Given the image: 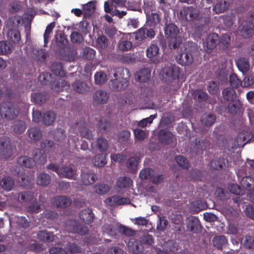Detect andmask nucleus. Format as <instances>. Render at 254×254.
Masks as SVG:
<instances>
[{
    "instance_id": "1",
    "label": "nucleus",
    "mask_w": 254,
    "mask_h": 254,
    "mask_svg": "<svg viewBox=\"0 0 254 254\" xmlns=\"http://www.w3.org/2000/svg\"><path fill=\"white\" fill-rule=\"evenodd\" d=\"M197 50L196 44L193 42H188L183 47L178 49L176 61L182 66H189L193 62V54Z\"/></svg>"
},
{
    "instance_id": "2",
    "label": "nucleus",
    "mask_w": 254,
    "mask_h": 254,
    "mask_svg": "<svg viewBox=\"0 0 254 254\" xmlns=\"http://www.w3.org/2000/svg\"><path fill=\"white\" fill-rule=\"evenodd\" d=\"M115 79L110 80L109 87L113 91H121L125 89L129 84V72L127 68L118 67L114 74Z\"/></svg>"
},
{
    "instance_id": "3",
    "label": "nucleus",
    "mask_w": 254,
    "mask_h": 254,
    "mask_svg": "<svg viewBox=\"0 0 254 254\" xmlns=\"http://www.w3.org/2000/svg\"><path fill=\"white\" fill-rule=\"evenodd\" d=\"M18 115L17 106L11 102H3L0 107V115L7 120H13Z\"/></svg>"
},
{
    "instance_id": "4",
    "label": "nucleus",
    "mask_w": 254,
    "mask_h": 254,
    "mask_svg": "<svg viewBox=\"0 0 254 254\" xmlns=\"http://www.w3.org/2000/svg\"><path fill=\"white\" fill-rule=\"evenodd\" d=\"M15 149L11 144L10 139L6 136L0 138V157L3 159L10 158Z\"/></svg>"
},
{
    "instance_id": "5",
    "label": "nucleus",
    "mask_w": 254,
    "mask_h": 254,
    "mask_svg": "<svg viewBox=\"0 0 254 254\" xmlns=\"http://www.w3.org/2000/svg\"><path fill=\"white\" fill-rule=\"evenodd\" d=\"M42 149H36L34 151L35 156L33 159H46V156L44 153V150L52 151L55 148L56 144L51 140H45L41 142Z\"/></svg>"
},
{
    "instance_id": "6",
    "label": "nucleus",
    "mask_w": 254,
    "mask_h": 254,
    "mask_svg": "<svg viewBox=\"0 0 254 254\" xmlns=\"http://www.w3.org/2000/svg\"><path fill=\"white\" fill-rule=\"evenodd\" d=\"M155 35L154 29L144 25L135 32V38L136 40L141 41L146 38L151 39L155 37Z\"/></svg>"
},
{
    "instance_id": "7",
    "label": "nucleus",
    "mask_w": 254,
    "mask_h": 254,
    "mask_svg": "<svg viewBox=\"0 0 254 254\" xmlns=\"http://www.w3.org/2000/svg\"><path fill=\"white\" fill-rule=\"evenodd\" d=\"M254 32V25L250 21L243 22L238 27V33L244 38H249Z\"/></svg>"
},
{
    "instance_id": "8",
    "label": "nucleus",
    "mask_w": 254,
    "mask_h": 254,
    "mask_svg": "<svg viewBox=\"0 0 254 254\" xmlns=\"http://www.w3.org/2000/svg\"><path fill=\"white\" fill-rule=\"evenodd\" d=\"M159 142L164 145H169L173 142L175 135L167 128L160 129L158 132Z\"/></svg>"
},
{
    "instance_id": "9",
    "label": "nucleus",
    "mask_w": 254,
    "mask_h": 254,
    "mask_svg": "<svg viewBox=\"0 0 254 254\" xmlns=\"http://www.w3.org/2000/svg\"><path fill=\"white\" fill-rule=\"evenodd\" d=\"M47 168L52 169L59 175L67 178H72L75 176V172L70 167H67L61 169L54 164H50L47 167Z\"/></svg>"
},
{
    "instance_id": "10",
    "label": "nucleus",
    "mask_w": 254,
    "mask_h": 254,
    "mask_svg": "<svg viewBox=\"0 0 254 254\" xmlns=\"http://www.w3.org/2000/svg\"><path fill=\"white\" fill-rule=\"evenodd\" d=\"M163 72L168 78H171V80L178 79L181 75L180 68L176 65L164 68Z\"/></svg>"
},
{
    "instance_id": "11",
    "label": "nucleus",
    "mask_w": 254,
    "mask_h": 254,
    "mask_svg": "<svg viewBox=\"0 0 254 254\" xmlns=\"http://www.w3.org/2000/svg\"><path fill=\"white\" fill-rule=\"evenodd\" d=\"M180 17L185 21L193 20L196 16L194 8L192 6L185 7L180 11Z\"/></svg>"
},
{
    "instance_id": "12",
    "label": "nucleus",
    "mask_w": 254,
    "mask_h": 254,
    "mask_svg": "<svg viewBox=\"0 0 254 254\" xmlns=\"http://www.w3.org/2000/svg\"><path fill=\"white\" fill-rule=\"evenodd\" d=\"M67 229L72 233H78L80 235L85 234L88 232V229L83 225H78L76 221L72 220L67 225Z\"/></svg>"
},
{
    "instance_id": "13",
    "label": "nucleus",
    "mask_w": 254,
    "mask_h": 254,
    "mask_svg": "<svg viewBox=\"0 0 254 254\" xmlns=\"http://www.w3.org/2000/svg\"><path fill=\"white\" fill-rule=\"evenodd\" d=\"M109 97V94L105 91L100 90L96 91L93 96V101L98 104H103L107 102Z\"/></svg>"
},
{
    "instance_id": "14",
    "label": "nucleus",
    "mask_w": 254,
    "mask_h": 254,
    "mask_svg": "<svg viewBox=\"0 0 254 254\" xmlns=\"http://www.w3.org/2000/svg\"><path fill=\"white\" fill-rule=\"evenodd\" d=\"M251 140V136H247L244 132H241L238 134L234 140V144L236 148L242 147L246 143Z\"/></svg>"
},
{
    "instance_id": "15",
    "label": "nucleus",
    "mask_w": 254,
    "mask_h": 254,
    "mask_svg": "<svg viewBox=\"0 0 254 254\" xmlns=\"http://www.w3.org/2000/svg\"><path fill=\"white\" fill-rule=\"evenodd\" d=\"M105 202L109 205H122L129 203L130 200L127 197L123 198L118 196H114L108 198L105 200Z\"/></svg>"
},
{
    "instance_id": "16",
    "label": "nucleus",
    "mask_w": 254,
    "mask_h": 254,
    "mask_svg": "<svg viewBox=\"0 0 254 254\" xmlns=\"http://www.w3.org/2000/svg\"><path fill=\"white\" fill-rule=\"evenodd\" d=\"M219 35L217 33H212L210 34L206 41V48L210 51L213 50L218 45Z\"/></svg>"
},
{
    "instance_id": "17",
    "label": "nucleus",
    "mask_w": 254,
    "mask_h": 254,
    "mask_svg": "<svg viewBox=\"0 0 254 254\" xmlns=\"http://www.w3.org/2000/svg\"><path fill=\"white\" fill-rule=\"evenodd\" d=\"M53 204L58 207H66L70 205L71 200L65 196L55 197L53 199Z\"/></svg>"
},
{
    "instance_id": "18",
    "label": "nucleus",
    "mask_w": 254,
    "mask_h": 254,
    "mask_svg": "<svg viewBox=\"0 0 254 254\" xmlns=\"http://www.w3.org/2000/svg\"><path fill=\"white\" fill-rule=\"evenodd\" d=\"M150 70L147 68H144L137 71L135 77L137 81L145 82L150 79Z\"/></svg>"
},
{
    "instance_id": "19",
    "label": "nucleus",
    "mask_w": 254,
    "mask_h": 254,
    "mask_svg": "<svg viewBox=\"0 0 254 254\" xmlns=\"http://www.w3.org/2000/svg\"><path fill=\"white\" fill-rule=\"evenodd\" d=\"M160 19L158 14L156 13H152L151 14L147 15V20L145 25L148 27H151L153 29L160 23Z\"/></svg>"
},
{
    "instance_id": "20",
    "label": "nucleus",
    "mask_w": 254,
    "mask_h": 254,
    "mask_svg": "<svg viewBox=\"0 0 254 254\" xmlns=\"http://www.w3.org/2000/svg\"><path fill=\"white\" fill-rule=\"evenodd\" d=\"M164 32L167 38H174L176 37L179 33V29L174 24L169 23L165 26Z\"/></svg>"
},
{
    "instance_id": "21",
    "label": "nucleus",
    "mask_w": 254,
    "mask_h": 254,
    "mask_svg": "<svg viewBox=\"0 0 254 254\" xmlns=\"http://www.w3.org/2000/svg\"><path fill=\"white\" fill-rule=\"evenodd\" d=\"M72 86L75 92L80 94H86L90 89L89 86L84 82L76 81L72 84Z\"/></svg>"
},
{
    "instance_id": "22",
    "label": "nucleus",
    "mask_w": 254,
    "mask_h": 254,
    "mask_svg": "<svg viewBox=\"0 0 254 254\" xmlns=\"http://www.w3.org/2000/svg\"><path fill=\"white\" fill-rule=\"evenodd\" d=\"M27 133L29 137L33 141L39 140L42 136V132L38 127H31L29 128Z\"/></svg>"
},
{
    "instance_id": "23",
    "label": "nucleus",
    "mask_w": 254,
    "mask_h": 254,
    "mask_svg": "<svg viewBox=\"0 0 254 254\" xmlns=\"http://www.w3.org/2000/svg\"><path fill=\"white\" fill-rule=\"evenodd\" d=\"M187 228L190 231L196 232L200 228L199 219L195 217L191 216L188 218Z\"/></svg>"
},
{
    "instance_id": "24",
    "label": "nucleus",
    "mask_w": 254,
    "mask_h": 254,
    "mask_svg": "<svg viewBox=\"0 0 254 254\" xmlns=\"http://www.w3.org/2000/svg\"><path fill=\"white\" fill-rule=\"evenodd\" d=\"M7 39L15 44H19L21 41V36L19 30L10 29L7 33Z\"/></svg>"
},
{
    "instance_id": "25",
    "label": "nucleus",
    "mask_w": 254,
    "mask_h": 254,
    "mask_svg": "<svg viewBox=\"0 0 254 254\" xmlns=\"http://www.w3.org/2000/svg\"><path fill=\"white\" fill-rule=\"evenodd\" d=\"M56 120V115L53 111H49L43 114L42 123L47 126L52 125Z\"/></svg>"
},
{
    "instance_id": "26",
    "label": "nucleus",
    "mask_w": 254,
    "mask_h": 254,
    "mask_svg": "<svg viewBox=\"0 0 254 254\" xmlns=\"http://www.w3.org/2000/svg\"><path fill=\"white\" fill-rule=\"evenodd\" d=\"M51 70L54 74L61 77H64L66 75L65 71L64 69V66L62 63H54L51 66Z\"/></svg>"
},
{
    "instance_id": "27",
    "label": "nucleus",
    "mask_w": 254,
    "mask_h": 254,
    "mask_svg": "<svg viewBox=\"0 0 254 254\" xmlns=\"http://www.w3.org/2000/svg\"><path fill=\"white\" fill-rule=\"evenodd\" d=\"M192 96L193 99L198 102H205L208 98L207 93L201 89L195 90L192 93Z\"/></svg>"
},
{
    "instance_id": "28",
    "label": "nucleus",
    "mask_w": 254,
    "mask_h": 254,
    "mask_svg": "<svg viewBox=\"0 0 254 254\" xmlns=\"http://www.w3.org/2000/svg\"><path fill=\"white\" fill-rule=\"evenodd\" d=\"M231 37L229 34H222L220 38H218V45L220 49L226 50L229 46Z\"/></svg>"
},
{
    "instance_id": "29",
    "label": "nucleus",
    "mask_w": 254,
    "mask_h": 254,
    "mask_svg": "<svg viewBox=\"0 0 254 254\" xmlns=\"http://www.w3.org/2000/svg\"><path fill=\"white\" fill-rule=\"evenodd\" d=\"M201 121L204 126H211L216 121L215 115L213 114H205L202 116Z\"/></svg>"
},
{
    "instance_id": "30",
    "label": "nucleus",
    "mask_w": 254,
    "mask_h": 254,
    "mask_svg": "<svg viewBox=\"0 0 254 254\" xmlns=\"http://www.w3.org/2000/svg\"><path fill=\"white\" fill-rule=\"evenodd\" d=\"M95 10V5L92 1H89L83 6V11L84 17L91 16Z\"/></svg>"
},
{
    "instance_id": "31",
    "label": "nucleus",
    "mask_w": 254,
    "mask_h": 254,
    "mask_svg": "<svg viewBox=\"0 0 254 254\" xmlns=\"http://www.w3.org/2000/svg\"><path fill=\"white\" fill-rule=\"evenodd\" d=\"M13 47L10 42L6 41H0V54L5 55L12 52Z\"/></svg>"
},
{
    "instance_id": "32",
    "label": "nucleus",
    "mask_w": 254,
    "mask_h": 254,
    "mask_svg": "<svg viewBox=\"0 0 254 254\" xmlns=\"http://www.w3.org/2000/svg\"><path fill=\"white\" fill-rule=\"evenodd\" d=\"M236 64L239 69L243 72L247 71L250 67L249 62L246 58H241L237 60Z\"/></svg>"
},
{
    "instance_id": "33",
    "label": "nucleus",
    "mask_w": 254,
    "mask_h": 254,
    "mask_svg": "<svg viewBox=\"0 0 254 254\" xmlns=\"http://www.w3.org/2000/svg\"><path fill=\"white\" fill-rule=\"evenodd\" d=\"M229 3L225 0H217L213 10L216 13H221L225 11L228 7Z\"/></svg>"
},
{
    "instance_id": "34",
    "label": "nucleus",
    "mask_w": 254,
    "mask_h": 254,
    "mask_svg": "<svg viewBox=\"0 0 254 254\" xmlns=\"http://www.w3.org/2000/svg\"><path fill=\"white\" fill-rule=\"evenodd\" d=\"M132 181L127 177L119 178L117 181V186L120 189L129 187L132 185Z\"/></svg>"
},
{
    "instance_id": "35",
    "label": "nucleus",
    "mask_w": 254,
    "mask_h": 254,
    "mask_svg": "<svg viewBox=\"0 0 254 254\" xmlns=\"http://www.w3.org/2000/svg\"><path fill=\"white\" fill-rule=\"evenodd\" d=\"M222 95L224 99L229 101L233 100L236 97L235 91L230 87L224 89L222 91Z\"/></svg>"
},
{
    "instance_id": "36",
    "label": "nucleus",
    "mask_w": 254,
    "mask_h": 254,
    "mask_svg": "<svg viewBox=\"0 0 254 254\" xmlns=\"http://www.w3.org/2000/svg\"><path fill=\"white\" fill-rule=\"evenodd\" d=\"M37 236L38 238L42 241L52 242L55 238V236L52 233L46 231H40Z\"/></svg>"
},
{
    "instance_id": "37",
    "label": "nucleus",
    "mask_w": 254,
    "mask_h": 254,
    "mask_svg": "<svg viewBox=\"0 0 254 254\" xmlns=\"http://www.w3.org/2000/svg\"><path fill=\"white\" fill-rule=\"evenodd\" d=\"M96 146L100 152H106L109 146L108 140L105 138H98L96 140Z\"/></svg>"
},
{
    "instance_id": "38",
    "label": "nucleus",
    "mask_w": 254,
    "mask_h": 254,
    "mask_svg": "<svg viewBox=\"0 0 254 254\" xmlns=\"http://www.w3.org/2000/svg\"><path fill=\"white\" fill-rule=\"evenodd\" d=\"M80 218L85 223H88L93 220V214L89 209L82 210L80 214Z\"/></svg>"
},
{
    "instance_id": "39",
    "label": "nucleus",
    "mask_w": 254,
    "mask_h": 254,
    "mask_svg": "<svg viewBox=\"0 0 254 254\" xmlns=\"http://www.w3.org/2000/svg\"><path fill=\"white\" fill-rule=\"evenodd\" d=\"M159 51L158 46L155 44H151L146 49V56L150 59L153 58L158 54Z\"/></svg>"
},
{
    "instance_id": "40",
    "label": "nucleus",
    "mask_w": 254,
    "mask_h": 254,
    "mask_svg": "<svg viewBox=\"0 0 254 254\" xmlns=\"http://www.w3.org/2000/svg\"><path fill=\"white\" fill-rule=\"evenodd\" d=\"M95 54L96 51L90 47L84 48L81 53L82 57L87 60L94 59Z\"/></svg>"
},
{
    "instance_id": "41",
    "label": "nucleus",
    "mask_w": 254,
    "mask_h": 254,
    "mask_svg": "<svg viewBox=\"0 0 254 254\" xmlns=\"http://www.w3.org/2000/svg\"><path fill=\"white\" fill-rule=\"evenodd\" d=\"M76 126L77 127H80L79 131L83 137L88 139H91L92 138V133L88 129H87L86 123H84L82 125V127H80V124L78 123L76 124Z\"/></svg>"
},
{
    "instance_id": "42",
    "label": "nucleus",
    "mask_w": 254,
    "mask_h": 254,
    "mask_svg": "<svg viewBox=\"0 0 254 254\" xmlns=\"http://www.w3.org/2000/svg\"><path fill=\"white\" fill-rule=\"evenodd\" d=\"M69 86V84H67L66 81L60 79L56 82L54 86L52 87V89L58 92L63 91L64 89H66Z\"/></svg>"
},
{
    "instance_id": "43",
    "label": "nucleus",
    "mask_w": 254,
    "mask_h": 254,
    "mask_svg": "<svg viewBox=\"0 0 254 254\" xmlns=\"http://www.w3.org/2000/svg\"><path fill=\"white\" fill-rule=\"evenodd\" d=\"M50 177L45 173L39 174L37 177V183L40 186H46L50 183Z\"/></svg>"
},
{
    "instance_id": "44",
    "label": "nucleus",
    "mask_w": 254,
    "mask_h": 254,
    "mask_svg": "<svg viewBox=\"0 0 254 254\" xmlns=\"http://www.w3.org/2000/svg\"><path fill=\"white\" fill-rule=\"evenodd\" d=\"M96 179L97 177L93 173L83 174L82 175V181L85 185L93 183Z\"/></svg>"
},
{
    "instance_id": "45",
    "label": "nucleus",
    "mask_w": 254,
    "mask_h": 254,
    "mask_svg": "<svg viewBox=\"0 0 254 254\" xmlns=\"http://www.w3.org/2000/svg\"><path fill=\"white\" fill-rule=\"evenodd\" d=\"M47 99L45 93H36L32 95V100L37 104L41 105Z\"/></svg>"
},
{
    "instance_id": "46",
    "label": "nucleus",
    "mask_w": 254,
    "mask_h": 254,
    "mask_svg": "<svg viewBox=\"0 0 254 254\" xmlns=\"http://www.w3.org/2000/svg\"><path fill=\"white\" fill-rule=\"evenodd\" d=\"M65 131L62 128H57L53 133V138L58 142L62 141L65 138Z\"/></svg>"
},
{
    "instance_id": "47",
    "label": "nucleus",
    "mask_w": 254,
    "mask_h": 254,
    "mask_svg": "<svg viewBox=\"0 0 254 254\" xmlns=\"http://www.w3.org/2000/svg\"><path fill=\"white\" fill-rule=\"evenodd\" d=\"M241 183L243 187L249 190L254 188V180L252 177H246L243 178Z\"/></svg>"
},
{
    "instance_id": "48",
    "label": "nucleus",
    "mask_w": 254,
    "mask_h": 254,
    "mask_svg": "<svg viewBox=\"0 0 254 254\" xmlns=\"http://www.w3.org/2000/svg\"><path fill=\"white\" fill-rule=\"evenodd\" d=\"M230 85L234 88H238L242 84V81L238 78L236 74L232 73L229 76Z\"/></svg>"
},
{
    "instance_id": "49",
    "label": "nucleus",
    "mask_w": 254,
    "mask_h": 254,
    "mask_svg": "<svg viewBox=\"0 0 254 254\" xmlns=\"http://www.w3.org/2000/svg\"><path fill=\"white\" fill-rule=\"evenodd\" d=\"M209 143L206 139L198 138L196 139L195 148L197 149L204 150L208 148Z\"/></svg>"
},
{
    "instance_id": "50",
    "label": "nucleus",
    "mask_w": 254,
    "mask_h": 254,
    "mask_svg": "<svg viewBox=\"0 0 254 254\" xmlns=\"http://www.w3.org/2000/svg\"><path fill=\"white\" fill-rule=\"evenodd\" d=\"M94 79L96 84L102 85L107 80L106 74L102 71L97 72L94 75Z\"/></svg>"
},
{
    "instance_id": "51",
    "label": "nucleus",
    "mask_w": 254,
    "mask_h": 254,
    "mask_svg": "<svg viewBox=\"0 0 254 254\" xmlns=\"http://www.w3.org/2000/svg\"><path fill=\"white\" fill-rule=\"evenodd\" d=\"M132 46V42L125 39H123L118 43V48L119 50L122 51H128L131 48Z\"/></svg>"
},
{
    "instance_id": "52",
    "label": "nucleus",
    "mask_w": 254,
    "mask_h": 254,
    "mask_svg": "<svg viewBox=\"0 0 254 254\" xmlns=\"http://www.w3.org/2000/svg\"><path fill=\"white\" fill-rule=\"evenodd\" d=\"M56 42L58 46L62 47L67 44L68 41L65 34L60 32L57 34Z\"/></svg>"
},
{
    "instance_id": "53",
    "label": "nucleus",
    "mask_w": 254,
    "mask_h": 254,
    "mask_svg": "<svg viewBox=\"0 0 254 254\" xmlns=\"http://www.w3.org/2000/svg\"><path fill=\"white\" fill-rule=\"evenodd\" d=\"M227 242V240L224 236L215 237L213 241L214 246L218 249L221 248L224 245H226Z\"/></svg>"
},
{
    "instance_id": "54",
    "label": "nucleus",
    "mask_w": 254,
    "mask_h": 254,
    "mask_svg": "<svg viewBox=\"0 0 254 254\" xmlns=\"http://www.w3.org/2000/svg\"><path fill=\"white\" fill-rule=\"evenodd\" d=\"M26 129L25 123L23 121L16 122L13 127L14 131L16 133H22Z\"/></svg>"
},
{
    "instance_id": "55",
    "label": "nucleus",
    "mask_w": 254,
    "mask_h": 254,
    "mask_svg": "<svg viewBox=\"0 0 254 254\" xmlns=\"http://www.w3.org/2000/svg\"><path fill=\"white\" fill-rule=\"evenodd\" d=\"M98 128L100 132L104 131L111 127V123L108 120L101 118L98 124Z\"/></svg>"
},
{
    "instance_id": "56",
    "label": "nucleus",
    "mask_w": 254,
    "mask_h": 254,
    "mask_svg": "<svg viewBox=\"0 0 254 254\" xmlns=\"http://www.w3.org/2000/svg\"><path fill=\"white\" fill-rule=\"evenodd\" d=\"M130 136V133L128 130H124L121 131L119 135L120 141L124 144L128 143Z\"/></svg>"
},
{
    "instance_id": "57",
    "label": "nucleus",
    "mask_w": 254,
    "mask_h": 254,
    "mask_svg": "<svg viewBox=\"0 0 254 254\" xmlns=\"http://www.w3.org/2000/svg\"><path fill=\"white\" fill-rule=\"evenodd\" d=\"M70 39L73 43H80L83 41V38L79 32L73 31L70 35Z\"/></svg>"
},
{
    "instance_id": "58",
    "label": "nucleus",
    "mask_w": 254,
    "mask_h": 254,
    "mask_svg": "<svg viewBox=\"0 0 254 254\" xmlns=\"http://www.w3.org/2000/svg\"><path fill=\"white\" fill-rule=\"evenodd\" d=\"M55 22H51L46 27V29L45 31V33L44 35V43L46 44L49 42V39L50 38V35L53 29L55 27Z\"/></svg>"
},
{
    "instance_id": "59",
    "label": "nucleus",
    "mask_w": 254,
    "mask_h": 254,
    "mask_svg": "<svg viewBox=\"0 0 254 254\" xmlns=\"http://www.w3.org/2000/svg\"><path fill=\"white\" fill-rule=\"evenodd\" d=\"M154 175V172L152 169H145L141 171L139 177L141 179H150Z\"/></svg>"
},
{
    "instance_id": "60",
    "label": "nucleus",
    "mask_w": 254,
    "mask_h": 254,
    "mask_svg": "<svg viewBox=\"0 0 254 254\" xmlns=\"http://www.w3.org/2000/svg\"><path fill=\"white\" fill-rule=\"evenodd\" d=\"M241 242L246 247H248L250 249L254 248V237L247 236L242 239Z\"/></svg>"
},
{
    "instance_id": "61",
    "label": "nucleus",
    "mask_w": 254,
    "mask_h": 254,
    "mask_svg": "<svg viewBox=\"0 0 254 254\" xmlns=\"http://www.w3.org/2000/svg\"><path fill=\"white\" fill-rule=\"evenodd\" d=\"M94 190L98 194H103L109 190V187L105 184H99L95 186Z\"/></svg>"
},
{
    "instance_id": "62",
    "label": "nucleus",
    "mask_w": 254,
    "mask_h": 254,
    "mask_svg": "<svg viewBox=\"0 0 254 254\" xmlns=\"http://www.w3.org/2000/svg\"><path fill=\"white\" fill-rule=\"evenodd\" d=\"M121 59L124 63L132 64L135 62L134 55L130 53L123 55Z\"/></svg>"
},
{
    "instance_id": "63",
    "label": "nucleus",
    "mask_w": 254,
    "mask_h": 254,
    "mask_svg": "<svg viewBox=\"0 0 254 254\" xmlns=\"http://www.w3.org/2000/svg\"><path fill=\"white\" fill-rule=\"evenodd\" d=\"M228 189L230 192L234 194L242 195L244 193V190L238 185L236 184L230 185Z\"/></svg>"
},
{
    "instance_id": "64",
    "label": "nucleus",
    "mask_w": 254,
    "mask_h": 254,
    "mask_svg": "<svg viewBox=\"0 0 254 254\" xmlns=\"http://www.w3.org/2000/svg\"><path fill=\"white\" fill-rule=\"evenodd\" d=\"M42 116L41 112L39 110H33L32 112V120L36 123L42 122Z\"/></svg>"
}]
</instances>
